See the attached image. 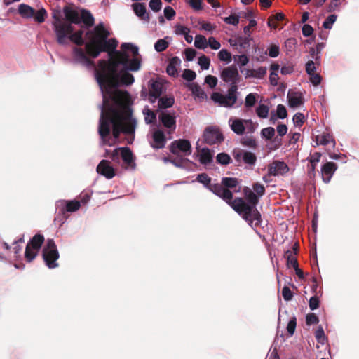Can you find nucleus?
I'll return each mask as SVG.
<instances>
[{
	"label": "nucleus",
	"mask_w": 359,
	"mask_h": 359,
	"mask_svg": "<svg viewBox=\"0 0 359 359\" xmlns=\"http://www.w3.org/2000/svg\"><path fill=\"white\" fill-rule=\"evenodd\" d=\"M109 35L103 22L86 33L87 53L93 58L97 57L101 52H107L109 56L108 60H99L98 69H94L102 95L98 133L102 144L113 145L121 133L130 136L128 143L131 144L137 121L132 109L125 104L129 102L130 94L118 88L134 83V76L129 72H137L140 69V56L138 48L130 43H122L121 50H116L118 41L107 39Z\"/></svg>",
	"instance_id": "f257e3e1"
},
{
	"label": "nucleus",
	"mask_w": 359,
	"mask_h": 359,
	"mask_svg": "<svg viewBox=\"0 0 359 359\" xmlns=\"http://www.w3.org/2000/svg\"><path fill=\"white\" fill-rule=\"evenodd\" d=\"M245 197L248 202L242 198H236L232 203V208L237 212L250 226H258L262 222L261 214L257 210L259 196L249 188L243 189Z\"/></svg>",
	"instance_id": "f03ea898"
},
{
	"label": "nucleus",
	"mask_w": 359,
	"mask_h": 359,
	"mask_svg": "<svg viewBox=\"0 0 359 359\" xmlns=\"http://www.w3.org/2000/svg\"><path fill=\"white\" fill-rule=\"evenodd\" d=\"M53 18L55 20L52 24L53 28L59 44L66 46L69 41L78 46L84 43L82 30L74 32V29L70 23L62 21L56 14H53Z\"/></svg>",
	"instance_id": "7ed1b4c3"
},
{
	"label": "nucleus",
	"mask_w": 359,
	"mask_h": 359,
	"mask_svg": "<svg viewBox=\"0 0 359 359\" xmlns=\"http://www.w3.org/2000/svg\"><path fill=\"white\" fill-rule=\"evenodd\" d=\"M238 87L230 86L226 94L215 92L211 95L212 100L219 107L232 108L238 100Z\"/></svg>",
	"instance_id": "20e7f679"
},
{
	"label": "nucleus",
	"mask_w": 359,
	"mask_h": 359,
	"mask_svg": "<svg viewBox=\"0 0 359 359\" xmlns=\"http://www.w3.org/2000/svg\"><path fill=\"white\" fill-rule=\"evenodd\" d=\"M43 258L46 265L49 269H55L58 266L56 262L59 258V252L53 239H48L43 249Z\"/></svg>",
	"instance_id": "39448f33"
},
{
	"label": "nucleus",
	"mask_w": 359,
	"mask_h": 359,
	"mask_svg": "<svg viewBox=\"0 0 359 359\" xmlns=\"http://www.w3.org/2000/svg\"><path fill=\"white\" fill-rule=\"evenodd\" d=\"M177 114L174 110L161 111L158 119L168 134H172L176 130Z\"/></svg>",
	"instance_id": "423d86ee"
},
{
	"label": "nucleus",
	"mask_w": 359,
	"mask_h": 359,
	"mask_svg": "<svg viewBox=\"0 0 359 359\" xmlns=\"http://www.w3.org/2000/svg\"><path fill=\"white\" fill-rule=\"evenodd\" d=\"M233 156L238 165L243 163L250 168L253 167L257 162V156L254 153L241 149H235Z\"/></svg>",
	"instance_id": "0eeeda50"
},
{
	"label": "nucleus",
	"mask_w": 359,
	"mask_h": 359,
	"mask_svg": "<svg viewBox=\"0 0 359 359\" xmlns=\"http://www.w3.org/2000/svg\"><path fill=\"white\" fill-rule=\"evenodd\" d=\"M43 241L44 238L42 235L36 234L27 243L25 256L28 262H32L36 257L37 252L40 249Z\"/></svg>",
	"instance_id": "6e6552de"
},
{
	"label": "nucleus",
	"mask_w": 359,
	"mask_h": 359,
	"mask_svg": "<svg viewBox=\"0 0 359 359\" xmlns=\"http://www.w3.org/2000/svg\"><path fill=\"white\" fill-rule=\"evenodd\" d=\"M149 100L154 103L165 91V86L161 79H150L148 82Z\"/></svg>",
	"instance_id": "1a4fd4ad"
},
{
	"label": "nucleus",
	"mask_w": 359,
	"mask_h": 359,
	"mask_svg": "<svg viewBox=\"0 0 359 359\" xmlns=\"http://www.w3.org/2000/svg\"><path fill=\"white\" fill-rule=\"evenodd\" d=\"M72 62L80 65L89 69H95L94 62L87 57L86 54L81 48L76 47L72 49Z\"/></svg>",
	"instance_id": "9d476101"
},
{
	"label": "nucleus",
	"mask_w": 359,
	"mask_h": 359,
	"mask_svg": "<svg viewBox=\"0 0 359 359\" xmlns=\"http://www.w3.org/2000/svg\"><path fill=\"white\" fill-rule=\"evenodd\" d=\"M290 170L288 165L283 161L274 160L267 165L269 175L280 177L285 175Z\"/></svg>",
	"instance_id": "9b49d317"
},
{
	"label": "nucleus",
	"mask_w": 359,
	"mask_h": 359,
	"mask_svg": "<svg viewBox=\"0 0 359 359\" xmlns=\"http://www.w3.org/2000/svg\"><path fill=\"white\" fill-rule=\"evenodd\" d=\"M221 79L230 84V86L238 87L240 75L238 69L233 66L225 67L221 72Z\"/></svg>",
	"instance_id": "f8f14e48"
},
{
	"label": "nucleus",
	"mask_w": 359,
	"mask_h": 359,
	"mask_svg": "<svg viewBox=\"0 0 359 359\" xmlns=\"http://www.w3.org/2000/svg\"><path fill=\"white\" fill-rule=\"evenodd\" d=\"M170 151L173 154H177L179 151L185 155H190L191 153V146L189 140L180 139L173 141L170 146Z\"/></svg>",
	"instance_id": "ddd939ff"
},
{
	"label": "nucleus",
	"mask_w": 359,
	"mask_h": 359,
	"mask_svg": "<svg viewBox=\"0 0 359 359\" xmlns=\"http://www.w3.org/2000/svg\"><path fill=\"white\" fill-rule=\"evenodd\" d=\"M203 140L210 145L219 143L223 140V136L219 130L215 127H208L203 133Z\"/></svg>",
	"instance_id": "4468645a"
},
{
	"label": "nucleus",
	"mask_w": 359,
	"mask_h": 359,
	"mask_svg": "<svg viewBox=\"0 0 359 359\" xmlns=\"http://www.w3.org/2000/svg\"><path fill=\"white\" fill-rule=\"evenodd\" d=\"M56 209L61 214H65V212H73L79 209L81 203L78 201H65L59 200L56 202Z\"/></svg>",
	"instance_id": "2eb2a0df"
},
{
	"label": "nucleus",
	"mask_w": 359,
	"mask_h": 359,
	"mask_svg": "<svg viewBox=\"0 0 359 359\" xmlns=\"http://www.w3.org/2000/svg\"><path fill=\"white\" fill-rule=\"evenodd\" d=\"M96 170L98 174L104 176L107 180L112 179L116 175L114 168L110 165V162L107 160H102L97 166Z\"/></svg>",
	"instance_id": "dca6fc26"
},
{
	"label": "nucleus",
	"mask_w": 359,
	"mask_h": 359,
	"mask_svg": "<svg viewBox=\"0 0 359 359\" xmlns=\"http://www.w3.org/2000/svg\"><path fill=\"white\" fill-rule=\"evenodd\" d=\"M245 79H263L267 73L266 67H259L257 69H243L241 70Z\"/></svg>",
	"instance_id": "f3484780"
},
{
	"label": "nucleus",
	"mask_w": 359,
	"mask_h": 359,
	"mask_svg": "<svg viewBox=\"0 0 359 359\" xmlns=\"http://www.w3.org/2000/svg\"><path fill=\"white\" fill-rule=\"evenodd\" d=\"M166 144V137L164 133L161 130H156L152 134V140L150 145L156 149H162Z\"/></svg>",
	"instance_id": "a211bd4d"
},
{
	"label": "nucleus",
	"mask_w": 359,
	"mask_h": 359,
	"mask_svg": "<svg viewBox=\"0 0 359 359\" xmlns=\"http://www.w3.org/2000/svg\"><path fill=\"white\" fill-rule=\"evenodd\" d=\"M337 170V165L333 162H327L321 168V175L323 181L327 184L330 182L333 175Z\"/></svg>",
	"instance_id": "6ab92c4d"
},
{
	"label": "nucleus",
	"mask_w": 359,
	"mask_h": 359,
	"mask_svg": "<svg viewBox=\"0 0 359 359\" xmlns=\"http://www.w3.org/2000/svg\"><path fill=\"white\" fill-rule=\"evenodd\" d=\"M121 158L126 166V168L130 170H135L136 167L135 157L133 155L131 149L128 147H122Z\"/></svg>",
	"instance_id": "aec40b11"
},
{
	"label": "nucleus",
	"mask_w": 359,
	"mask_h": 359,
	"mask_svg": "<svg viewBox=\"0 0 359 359\" xmlns=\"http://www.w3.org/2000/svg\"><path fill=\"white\" fill-rule=\"evenodd\" d=\"M245 119L231 117L229 125L233 133L238 135H243L245 131Z\"/></svg>",
	"instance_id": "412c9836"
},
{
	"label": "nucleus",
	"mask_w": 359,
	"mask_h": 359,
	"mask_svg": "<svg viewBox=\"0 0 359 359\" xmlns=\"http://www.w3.org/2000/svg\"><path fill=\"white\" fill-rule=\"evenodd\" d=\"M288 103L290 107L297 108L304 104V98L299 92H288Z\"/></svg>",
	"instance_id": "4be33fe9"
},
{
	"label": "nucleus",
	"mask_w": 359,
	"mask_h": 359,
	"mask_svg": "<svg viewBox=\"0 0 359 359\" xmlns=\"http://www.w3.org/2000/svg\"><path fill=\"white\" fill-rule=\"evenodd\" d=\"M181 62V60L179 57L175 56L172 57L166 68L168 74L172 76H177L178 75V67H180Z\"/></svg>",
	"instance_id": "5701e85b"
},
{
	"label": "nucleus",
	"mask_w": 359,
	"mask_h": 359,
	"mask_svg": "<svg viewBox=\"0 0 359 359\" xmlns=\"http://www.w3.org/2000/svg\"><path fill=\"white\" fill-rule=\"evenodd\" d=\"M214 152L208 148H203L199 152V162L204 165H208L213 161Z\"/></svg>",
	"instance_id": "b1692460"
},
{
	"label": "nucleus",
	"mask_w": 359,
	"mask_h": 359,
	"mask_svg": "<svg viewBox=\"0 0 359 359\" xmlns=\"http://www.w3.org/2000/svg\"><path fill=\"white\" fill-rule=\"evenodd\" d=\"M316 139V146L318 145H327L330 142L332 143V147H334L336 145V142L332 136L327 132L323 133L321 135H318L315 136Z\"/></svg>",
	"instance_id": "393cba45"
},
{
	"label": "nucleus",
	"mask_w": 359,
	"mask_h": 359,
	"mask_svg": "<svg viewBox=\"0 0 359 359\" xmlns=\"http://www.w3.org/2000/svg\"><path fill=\"white\" fill-rule=\"evenodd\" d=\"M133 8L135 15L142 18V20L148 22L149 21V15L147 13L146 6L144 4L135 3L133 4Z\"/></svg>",
	"instance_id": "a878e982"
},
{
	"label": "nucleus",
	"mask_w": 359,
	"mask_h": 359,
	"mask_svg": "<svg viewBox=\"0 0 359 359\" xmlns=\"http://www.w3.org/2000/svg\"><path fill=\"white\" fill-rule=\"evenodd\" d=\"M18 11L19 14L24 18H32L34 15V9L25 4H20Z\"/></svg>",
	"instance_id": "bb28decb"
},
{
	"label": "nucleus",
	"mask_w": 359,
	"mask_h": 359,
	"mask_svg": "<svg viewBox=\"0 0 359 359\" xmlns=\"http://www.w3.org/2000/svg\"><path fill=\"white\" fill-rule=\"evenodd\" d=\"M95 19L90 12L86 9L81 10V22L88 28L93 25Z\"/></svg>",
	"instance_id": "cd10ccee"
},
{
	"label": "nucleus",
	"mask_w": 359,
	"mask_h": 359,
	"mask_svg": "<svg viewBox=\"0 0 359 359\" xmlns=\"http://www.w3.org/2000/svg\"><path fill=\"white\" fill-rule=\"evenodd\" d=\"M158 108L160 110L172 107L175 103V99L172 96L160 97L158 98Z\"/></svg>",
	"instance_id": "c85d7f7f"
},
{
	"label": "nucleus",
	"mask_w": 359,
	"mask_h": 359,
	"mask_svg": "<svg viewBox=\"0 0 359 359\" xmlns=\"http://www.w3.org/2000/svg\"><path fill=\"white\" fill-rule=\"evenodd\" d=\"M252 40V38L243 37V36L238 37V51L239 53H243V52L248 50L250 47Z\"/></svg>",
	"instance_id": "c756f323"
},
{
	"label": "nucleus",
	"mask_w": 359,
	"mask_h": 359,
	"mask_svg": "<svg viewBox=\"0 0 359 359\" xmlns=\"http://www.w3.org/2000/svg\"><path fill=\"white\" fill-rule=\"evenodd\" d=\"M191 94L199 99H204L206 97L205 93L196 83H192L189 86Z\"/></svg>",
	"instance_id": "7c9ffc66"
},
{
	"label": "nucleus",
	"mask_w": 359,
	"mask_h": 359,
	"mask_svg": "<svg viewBox=\"0 0 359 359\" xmlns=\"http://www.w3.org/2000/svg\"><path fill=\"white\" fill-rule=\"evenodd\" d=\"M142 114L144 116V121L147 124H151L155 122L156 119V114L154 111L149 109L148 106H146L143 110Z\"/></svg>",
	"instance_id": "2f4dec72"
},
{
	"label": "nucleus",
	"mask_w": 359,
	"mask_h": 359,
	"mask_svg": "<svg viewBox=\"0 0 359 359\" xmlns=\"http://www.w3.org/2000/svg\"><path fill=\"white\" fill-rule=\"evenodd\" d=\"M66 17L67 20L70 22L69 23L74 24H80L81 23V13L79 14L78 12L74 11H67L65 10Z\"/></svg>",
	"instance_id": "473e14b6"
},
{
	"label": "nucleus",
	"mask_w": 359,
	"mask_h": 359,
	"mask_svg": "<svg viewBox=\"0 0 359 359\" xmlns=\"http://www.w3.org/2000/svg\"><path fill=\"white\" fill-rule=\"evenodd\" d=\"M194 46L198 49H205L208 46V40L204 36L196 35L194 41Z\"/></svg>",
	"instance_id": "72a5a7b5"
},
{
	"label": "nucleus",
	"mask_w": 359,
	"mask_h": 359,
	"mask_svg": "<svg viewBox=\"0 0 359 359\" xmlns=\"http://www.w3.org/2000/svg\"><path fill=\"white\" fill-rule=\"evenodd\" d=\"M285 257L287 259V266L291 265L294 269L299 266L297 259L295 256L292 255V252L291 250H287L285 252Z\"/></svg>",
	"instance_id": "f704fd0d"
},
{
	"label": "nucleus",
	"mask_w": 359,
	"mask_h": 359,
	"mask_svg": "<svg viewBox=\"0 0 359 359\" xmlns=\"http://www.w3.org/2000/svg\"><path fill=\"white\" fill-rule=\"evenodd\" d=\"M197 182L203 184L207 189H210L211 184V178L206 173L198 174L196 177Z\"/></svg>",
	"instance_id": "c9c22d12"
},
{
	"label": "nucleus",
	"mask_w": 359,
	"mask_h": 359,
	"mask_svg": "<svg viewBox=\"0 0 359 359\" xmlns=\"http://www.w3.org/2000/svg\"><path fill=\"white\" fill-rule=\"evenodd\" d=\"M222 184L225 188H234L238 184V180L234 177H223Z\"/></svg>",
	"instance_id": "e433bc0d"
},
{
	"label": "nucleus",
	"mask_w": 359,
	"mask_h": 359,
	"mask_svg": "<svg viewBox=\"0 0 359 359\" xmlns=\"http://www.w3.org/2000/svg\"><path fill=\"white\" fill-rule=\"evenodd\" d=\"M219 197L222 198L224 201H225L229 205H230L232 207L233 194L230 190L224 187V189H222V193Z\"/></svg>",
	"instance_id": "4c0bfd02"
},
{
	"label": "nucleus",
	"mask_w": 359,
	"mask_h": 359,
	"mask_svg": "<svg viewBox=\"0 0 359 359\" xmlns=\"http://www.w3.org/2000/svg\"><path fill=\"white\" fill-rule=\"evenodd\" d=\"M269 108L265 104H259L256 109L257 115L262 118H266L269 116Z\"/></svg>",
	"instance_id": "58836bf2"
},
{
	"label": "nucleus",
	"mask_w": 359,
	"mask_h": 359,
	"mask_svg": "<svg viewBox=\"0 0 359 359\" xmlns=\"http://www.w3.org/2000/svg\"><path fill=\"white\" fill-rule=\"evenodd\" d=\"M241 144L247 147L256 149L257 147V142L255 138L252 137H245L241 140Z\"/></svg>",
	"instance_id": "ea45409f"
},
{
	"label": "nucleus",
	"mask_w": 359,
	"mask_h": 359,
	"mask_svg": "<svg viewBox=\"0 0 359 359\" xmlns=\"http://www.w3.org/2000/svg\"><path fill=\"white\" fill-rule=\"evenodd\" d=\"M260 134L262 138L269 140L275 135V129L273 127L264 128L261 130Z\"/></svg>",
	"instance_id": "a19ab883"
},
{
	"label": "nucleus",
	"mask_w": 359,
	"mask_h": 359,
	"mask_svg": "<svg viewBox=\"0 0 359 359\" xmlns=\"http://www.w3.org/2000/svg\"><path fill=\"white\" fill-rule=\"evenodd\" d=\"M34 20L37 22L42 23L45 21V20L47 17V12L43 8H41L39 10H38L36 12L34 11Z\"/></svg>",
	"instance_id": "79ce46f5"
},
{
	"label": "nucleus",
	"mask_w": 359,
	"mask_h": 359,
	"mask_svg": "<svg viewBox=\"0 0 359 359\" xmlns=\"http://www.w3.org/2000/svg\"><path fill=\"white\" fill-rule=\"evenodd\" d=\"M337 15L335 14L330 15L323 23V27L325 29H330L333 24L337 20Z\"/></svg>",
	"instance_id": "37998d69"
},
{
	"label": "nucleus",
	"mask_w": 359,
	"mask_h": 359,
	"mask_svg": "<svg viewBox=\"0 0 359 359\" xmlns=\"http://www.w3.org/2000/svg\"><path fill=\"white\" fill-rule=\"evenodd\" d=\"M217 162L221 165H228L231 162V157L225 153H219L216 156Z\"/></svg>",
	"instance_id": "c03bdc74"
},
{
	"label": "nucleus",
	"mask_w": 359,
	"mask_h": 359,
	"mask_svg": "<svg viewBox=\"0 0 359 359\" xmlns=\"http://www.w3.org/2000/svg\"><path fill=\"white\" fill-rule=\"evenodd\" d=\"M198 63L200 65L201 69L207 70L210 67V60L208 57L203 55L198 57Z\"/></svg>",
	"instance_id": "a18cd8bd"
},
{
	"label": "nucleus",
	"mask_w": 359,
	"mask_h": 359,
	"mask_svg": "<svg viewBox=\"0 0 359 359\" xmlns=\"http://www.w3.org/2000/svg\"><path fill=\"white\" fill-rule=\"evenodd\" d=\"M218 58L221 61L229 63L231 61V54L226 49H222L218 53Z\"/></svg>",
	"instance_id": "49530a36"
},
{
	"label": "nucleus",
	"mask_w": 359,
	"mask_h": 359,
	"mask_svg": "<svg viewBox=\"0 0 359 359\" xmlns=\"http://www.w3.org/2000/svg\"><path fill=\"white\" fill-rule=\"evenodd\" d=\"M315 337L317 341L321 344H324L326 341V337L325 335L324 330L321 326H320L316 331Z\"/></svg>",
	"instance_id": "de8ad7c7"
},
{
	"label": "nucleus",
	"mask_w": 359,
	"mask_h": 359,
	"mask_svg": "<svg viewBox=\"0 0 359 359\" xmlns=\"http://www.w3.org/2000/svg\"><path fill=\"white\" fill-rule=\"evenodd\" d=\"M234 61L240 67L245 66L249 62L248 57L245 54L234 56Z\"/></svg>",
	"instance_id": "09e8293b"
},
{
	"label": "nucleus",
	"mask_w": 359,
	"mask_h": 359,
	"mask_svg": "<svg viewBox=\"0 0 359 359\" xmlns=\"http://www.w3.org/2000/svg\"><path fill=\"white\" fill-rule=\"evenodd\" d=\"M168 47V42L165 39H158L154 44V48L157 52H162Z\"/></svg>",
	"instance_id": "8fccbe9b"
},
{
	"label": "nucleus",
	"mask_w": 359,
	"mask_h": 359,
	"mask_svg": "<svg viewBox=\"0 0 359 359\" xmlns=\"http://www.w3.org/2000/svg\"><path fill=\"white\" fill-rule=\"evenodd\" d=\"M280 48L278 45L273 44L268 49V52H265V55L268 54L271 57L275 58L279 55Z\"/></svg>",
	"instance_id": "3c124183"
},
{
	"label": "nucleus",
	"mask_w": 359,
	"mask_h": 359,
	"mask_svg": "<svg viewBox=\"0 0 359 359\" xmlns=\"http://www.w3.org/2000/svg\"><path fill=\"white\" fill-rule=\"evenodd\" d=\"M297 325V319L295 316H293L290 318L289 320L287 325V331L290 336H292L294 334V332L295 331Z\"/></svg>",
	"instance_id": "603ef678"
},
{
	"label": "nucleus",
	"mask_w": 359,
	"mask_h": 359,
	"mask_svg": "<svg viewBox=\"0 0 359 359\" xmlns=\"http://www.w3.org/2000/svg\"><path fill=\"white\" fill-rule=\"evenodd\" d=\"M164 161L165 162L169 161V162L172 163L176 167L183 168L184 164L185 163L188 162L189 161L187 159L182 158H175V159H172V160H170L168 158H164Z\"/></svg>",
	"instance_id": "864d4df0"
},
{
	"label": "nucleus",
	"mask_w": 359,
	"mask_h": 359,
	"mask_svg": "<svg viewBox=\"0 0 359 359\" xmlns=\"http://www.w3.org/2000/svg\"><path fill=\"white\" fill-rule=\"evenodd\" d=\"M256 97L253 93H249L245 97V106L248 108L253 107L256 103Z\"/></svg>",
	"instance_id": "5fc2aeb1"
},
{
	"label": "nucleus",
	"mask_w": 359,
	"mask_h": 359,
	"mask_svg": "<svg viewBox=\"0 0 359 359\" xmlns=\"http://www.w3.org/2000/svg\"><path fill=\"white\" fill-rule=\"evenodd\" d=\"M287 116V112L285 107L283 104H278L276 109V116L280 119H284Z\"/></svg>",
	"instance_id": "6e6d98bb"
},
{
	"label": "nucleus",
	"mask_w": 359,
	"mask_h": 359,
	"mask_svg": "<svg viewBox=\"0 0 359 359\" xmlns=\"http://www.w3.org/2000/svg\"><path fill=\"white\" fill-rule=\"evenodd\" d=\"M305 120L304 115L302 113L297 112L293 116V122L296 126H301Z\"/></svg>",
	"instance_id": "4d7b16f0"
},
{
	"label": "nucleus",
	"mask_w": 359,
	"mask_h": 359,
	"mask_svg": "<svg viewBox=\"0 0 359 359\" xmlns=\"http://www.w3.org/2000/svg\"><path fill=\"white\" fill-rule=\"evenodd\" d=\"M149 6L154 12H158L161 9L162 2L161 0H150Z\"/></svg>",
	"instance_id": "13d9d810"
},
{
	"label": "nucleus",
	"mask_w": 359,
	"mask_h": 359,
	"mask_svg": "<svg viewBox=\"0 0 359 359\" xmlns=\"http://www.w3.org/2000/svg\"><path fill=\"white\" fill-rule=\"evenodd\" d=\"M225 23L228 25H237L239 23V16L236 15H231L224 18Z\"/></svg>",
	"instance_id": "bf43d9fd"
},
{
	"label": "nucleus",
	"mask_w": 359,
	"mask_h": 359,
	"mask_svg": "<svg viewBox=\"0 0 359 359\" xmlns=\"http://www.w3.org/2000/svg\"><path fill=\"white\" fill-rule=\"evenodd\" d=\"M164 16L168 20H171L176 15L175 10L170 6H167L164 8Z\"/></svg>",
	"instance_id": "052dcab7"
},
{
	"label": "nucleus",
	"mask_w": 359,
	"mask_h": 359,
	"mask_svg": "<svg viewBox=\"0 0 359 359\" xmlns=\"http://www.w3.org/2000/svg\"><path fill=\"white\" fill-rule=\"evenodd\" d=\"M182 77L188 81H192L196 79V74L193 70L185 69L182 74Z\"/></svg>",
	"instance_id": "680f3d73"
},
{
	"label": "nucleus",
	"mask_w": 359,
	"mask_h": 359,
	"mask_svg": "<svg viewBox=\"0 0 359 359\" xmlns=\"http://www.w3.org/2000/svg\"><path fill=\"white\" fill-rule=\"evenodd\" d=\"M196 51L191 48H188L187 49H185L184 50V55H185V60L187 61H192L194 57H196Z\"/></svg>",
	"instance_id": "e2e57ef3"
},
{
	"label": "nucleus",
	"mask_w": 359,
	"mask_h": 359,
	"mask_svg": "<svg viewBox=\"0 0 359 359\" xmlns=\"http://www.w3.org/2000/svg\"><path fill=\"white\" fill-rule=\"evenodd\" d=\"M318 317L315 313H309L306 316V323L307 325H315L318 323Z\"/></svg>",
	"instance_id": "0e129e2a"
},
{
	"label": "nucleus",
	"mask_w": 359,
	"mask_h": 359,
	"mask_svg": "<svg viewBox=\"0 0 359 359\" xmlns=\"http://www.w3.org/2000/svg\"><path fill=\"white\" fill-rule=\"evenodd\" d=\"M252 188L254 193L255 192L259 197L262 196L265 194V187L259 183H255L252 185Z\"/></svg>",
	"instance_id": "69168bd1"
},
{
	"label": "nucleus",
	"mask_w": 359,
	"mask_h": 359,
	"mask_svg": "<svg viewBox=\"0 0 359 359\" xmlns=\"http://www.w3.org/2000/svg\"><path fill=\"white\" fill-rule=\"evenodd\" d=\"M210 189L209 190L212 191L213 194L217 195V196H219L222 189H224V186L219 184H212V185L209 186Z\"/></svg>",
	"instance_id": "338daca9"
},
{
	"label": "nucleus",
	"mask_w": 359,
	"mask_h": 359,
	"mask_svg": "<svg viewBox=\"0 0 359 359\" xmlns=\"http://www.w3.org/2000/svg\"><path fill=\"white\" fill-rule=\"evenodd\" d=\"M208 46L210 47L212 50H218L221 47L220 43L215 38L210 37L208 40Z\"/></svg>",
	"instance_id": "774afa93"
}]
</instances>
